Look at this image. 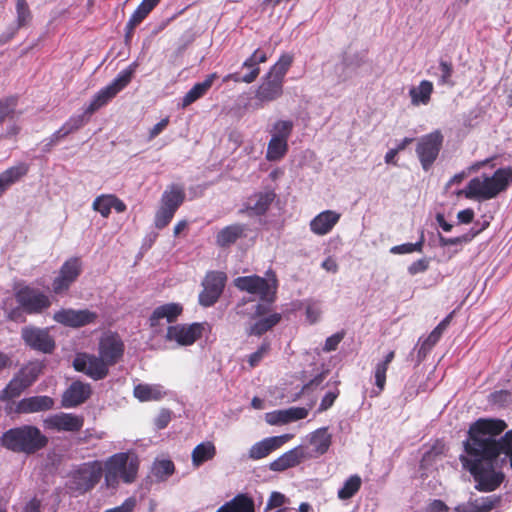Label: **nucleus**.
Instances as JSON below:
<instances>
[{"label":"nucleus","instance_id":"ea45409f","mask_svg":"<svg viewBox=\"0 0 512 512\" xmlns=\"http://www.w3.org/2000/svg\"><path fill=\"white\" fill-rule=\"evenodd\" d=\"M29 386L23 381V379L16 374L7 386L1 391L0 399L3 401L11 400L18 397L26 388Z\"/></svg>","mask_w":512,"mask_h":512},{"label":"nucleus","instance_id":"052dcab7","mask_svg":"<svg viewBox=\"0 0 512 512\" xmlns=\"http://www.w3.org/2000/svg\"><path fill=\"white\" fill-rule=\"evenodd\" d=\"M343 337H344L343 333H336V334H333L332 336L328 337L325 341L323 350L325 352H331V351L336 350L337 346L342 341Z\"/></svg>","mask_w":512,"mask_h":512},{"label":"nucleus","instance_id":"4468645a","mask_svg":"<svg viewBox=\"0 0 512 512\" xmlns=\"http://www.w3.org/2000/svg\"><path fill=\"white\" fill-rule=\"evenodd\" d=\"M269 305L267 303H258L255 305L253 318L255 322L250 325L247 330L249 335L260 336L274 327L281 320L279 313H269Z\"/></svg>","mask_w":512,"mask_h":512},{"label":"nucleus","instance_id":"09e8293b","mask_svg":"<svg viewBox=\"0 0 512 512\" xmlns=\"http://www.w3.org/2000/svg\"><path fill=\"white\" fill-rule=\"evenodd\" d=\"M293 61L292 55L284 54L271 67L269 74L284 81V77Z\"/></svg>","mask_w":512,"mask_h":512},{"label":"nucleus","instance_id":"e2e57ef3","mask_svg":"<svg viewBox=\"0 0 512 512\" xmlns=\"http://www.w3.org/2000/svg\"><path fill=\"white\" fill-rule=\"evenodd\" d=\"M337 397H338L337 390L329 391L328 393H326V395L323 397V399L319 405L318 411L319 412L326 411L328 408H330L333 405V403Z\"/></svg>","mask_w":512,"mask_h":512},{"label":"nucleus","instance_id":"f3484780","mask_svg":"<svg viewBox=\"0 0 512 512\" xmlns=\"http://www.w3.org/2000/svg\"><path fill=\"white\" fill-rule=\"evenodd\" d=\"M83 424V416L64 412L50 415L44 420L46 429L58 432H77L82 429Z\"/></svg>","mask_w":512,"mask_h":512},{"label":"nucleus","instance_id":"7ed1b4c3","mask_svg":"<svg viewBox=\"0 0 512 512\" xmlns=\"http://www.w3.org/2000/svg\"><path fill=\"white\" fill-rule=\"evenodd\" d=\"M512 183V167L500 168L492 176L481 175L471 179L465 189L456 194L467 199L486 201L496 198Z\"/></svg>","mask_w":512,"mask_h":512},{"label":"nucleus","instance_id":"49530a36","mask_svg":"<svg viewBox=\"0 0 512 512\" xmlns=\"http://www.w3.org/2000/svg\"><path fill=\"white\" fill-rule=\"evenodd\" d=\"M361 478L358 475H352L338 491V497L342 500L350 499L361 487Z\"/></svg>","mask_w":512,"mask_h":512},{"label":"nucleus","instance_id":"f257e3e1","mask_svg":"<svg viewBox=\"0 0 512 512\" xmlns=\"http://www.w3.org/2000/svg\"><path fill=\"white\" fill-rule=\"evenodd\" d=\"M505 428L502 420L479 419L469 429V439L465 442L467 456H461V461L473 475L478 491H494L503 482V473L494 468L498 456L504 454L509 458L512 468V431L497 440Z\"/></svg>","mask_w":512,"mask_h":512},{"label":"nucleus","instance_id":"c756f323","mask_svg":"<svg viewBox=\"0 0 512 512\" xmlns=\"http://www.w3.org/2000/svg\"><path fill=\"white\" fill-rule=\"evenodd\" d=\"M182 312L181 305L177 303H168L157 307L150 316V325L155 327L160 324L162 319L168 323L174 321Z\"/></svg>","mask_w":512,"mask_h":512},{"label":"nucleus","instance_id":"0e129e2a","mask_svg":"<svg viewBox=\"0 0 512 512\" xmlns=\"http://www.w3.org/2000/svg\"><path fill=\"white\" fill-rule=\"evenodd\" d=\"M170 420H171L170 411L163 409L160 411V413L155 418L154 423L158 429H164L169 424Z\"/></svg>","mask_w":512,"mask_h":512},{"label":"nucleus","instance_id":"6ab92c4d","mask_svg":"<svg viewBox=\"0 0 512 512\" xmlns=\"http://www.w3.org/2000/svg\"><path fill=\"white\" fill-rule=\"evenodd\" d=\"M54 321L69 327H81L94 322L96 314L87 309H61L54 313Z\"/></svg>","mask_w":512,"mask_h":512},{"label":"nucleus","instance_id":"6e6d98bb","mask_svg":"<svg viewBox=\"0 0 512 512\" xmlns=\"http://www.w3.org/2000/svg\"><path fill=\"white\" fill-rule=\"evenodd\" d=\"M472 239V236L463 235L455 238H445L443 236L439 237V243L441 246H451V245H461L463 243H467Z\"/></svg>","mask_w":512,"mask_h":512},{"label":"nucleus","instance_id":"72a5a7b5","mask_svg":"<svg viewBox=\"0 0 512 512\" xmlns=\"http://www.w3.org/2000/svg\"><path fill=\"white\" fill-rule=\"evenodd\" d=\"M86 115L87 114L84 112L82 115L70 117L59 130L53 133L50 139L51 143H57L70 133H73L83 127L88 122Z\"/></svg>","mask_w":512,"mask_h":512},{"label":"nucleus","instance_id":"680f3d73","mask_svg":"<svg viewBox=\"0 0 512 512\" xmlns=\"http://www.w3.org/2000/svg\"><path fill=\"white\" fill-rule=\"evenodd\" d=\"M439 69L441 71L440 82L442 84H450V78L453 72L452 65L446 61H441Z\"/></svg>","mask_w":512,"mask_h":512},{"label":"nucleus","instance_id":"f03ea898","mask_svg":"<svg viewBox=\"0 0 512 512\" xmlns=\"http://www.w3.org/2000/svg\"><path fill=\"white\" fill-rule=\"evenodd\" d=\"M102 467L105 487L117 489L120 483L129 485L137 480L140 459L133 451L118 452L108 457Z\"/></svg>","mask_w":512,"mask_h":512},{"label":"nucleus","instance_id":"473e14b6","mask_svg":"<svg viewBox=\"0 0 512 512\" xmlns=\"http://www.w3.org/2000/svg\"><path fill=\"white\" fill-rule=\"evenodd\" d=\"M28 172V166L25 163H19L12 166L0 174V196L14 183L19 181Z\"/></svg>","mask_w":512,"mask_h":512},{"label":"nucleus","instance_id":"4c0bfd02","mask_svg":"<svg viewBox=\"0 0 512 512\" xmlns=\"http://www.w3.org/2000/svg\"><path fill=\"white\" fill-rule=\"evenodd\" d=\"M216 455V447L211 441L198 444L192 451L191 458L194 467L198 468L204 462L212 460Z\"/></svg>","mask_w":512,"mask_h":512},{"label":"nucleus","instance_id":"c03bdc74","mask_svg":"<svg viewBox=\"0 0 512 512\" xmlns=\"http://www.w3.org/2000/svg\"><path fill=\"white\" fill-rule=\"evenodd\" d=\"M288 151V143L270 139L267 145L266 159L268 161H278L282 159Z\"/></svg>","mask_w":512,"mask_h":512},{"label":"nucleus","instance_id":"f8f14e48","mask_svg":"<svg viewBox=\"0 0 512 512\" xmlns=\"http://www.w3.org/2000/svg\"><path fill=\"white\" fill-rule=\"evenodd\" d=\"M125 345L116 333H104L98 343V354L113 366L118 363L124 355Z\"/></svg>","mask_w":512,"mask_h":512},{"label":"nucleus","instance_id":"39448f33","mask_svg":"<svg viewBox=\"0 0 512 512\" xmlns=\"http://www.w3.org/2000/svg\"><path fill=\"white\" fill-rule=\"evenodd\" d=\"M102 475L103 467L100 461L82 463L69 473L66 488L73 494H84L95 487Z\"/></svg>","mask_w":512,"mask_h":512},{"label":"nucleus","instance_id":"cd10ccee","mask_svg":"<svg viewBox=\"0 0 512 512\" xmlns=\"http://www.w3.org/2000/svg\"><path fill=\"white\" fill-rule=\"evenodd\" d=\"M274 198L275 194L273 192H261L254 194L248 198L245 205V211L250 215H262L267 211Z\"/></svg>","mask_w":512,"mask_h":512},{"label":"nucleus","instance_id":"a19ab883","mask_svg":"<svg viewBox=\"0 0 512 512\" xmlns=\"http://www.w3.org/2000/svg\"><path fill=\"white\" fill-rule=\"evenodd\" d=\"M294 124L290 120H277L271 127L269 133L270 139L284 141L288 143V139L292 134Z\"/></svg>","mask_w":512,"mask_h":512},{"label":"nucleus","instance_id":"58836bf2","mask_svg":"<svg viewBox=\"0 0 512 512\" xmlns=\"http://www.w3.org/2000/svg\"><path fill=\"white\" fill-rule=\"evenodd\" d=\"M216 512H254L253 500L246 495H237Z\"/></svg>","mask_w":512,"mask_h":512},{"label":"nucleus","instance_id":"5701e85b","mask_svg":"<svg viewBox=\"0 0 512 512\" xmlns=\"http://www.w3.org/2000/svg\"><path fill=\"white\" fill-rule=\"evenodd\" d=\"M91 394V387L80 381L73 382L63 393L62 406L65 408L76 407L85 402Z\"/></svg>","mask_w":512,"mask_h":512},{"label":"nucleus","instance_id":"b1692460","mask_svg":"<svg viewBox=\"0 0 512 512\" xmlns=\"http://www.w3.org/2000/svg\"><path fill=\"white\" fill-rule=\"evenodd\" d=\"M340 218L341 214L334 210L322 211L310 221V230L318 236L326 235L332 231Z\"/></svg>","mask_w":512,"mask_h":512},{"label":"nucleus","instance_id":"c9c22d12","mask_svg":"<svg viewBox=\"0 0 512 512\" xmlns=\"http://www.w3.org/2000/svg\"><path fill=\"white\" fill-rule=\"evenodd\" d=\"M217 78L215 73L210 74L203 82L196 83L183 97L182 107L185 108L204 96Z\"/></svg>","mask_w":512,"mask_h":512},{"label":"nucleus","instance_id":"7c9ffc66","mask_svg":"<svg viewBox=\"0 0 512 512\" xmlns=\"http://www.w3.org/2000/svg\"><path fill=\"white\" fill-rule=\"evenodd\" d=\"M245 235V226L242 224H232L222 228L216 235V244L225 248L234 244L238 239Z\"/></svg>","mask_w":512,"mask_h":512},{"label":"nucleus","instance_id":"0eeeda50","mask_svg":"<svg viewBox=\"0 0 512 512\" xmlns=\"http://www.w3.org/2000/svg\"><path fill=\"white\" fill-rule=\"evenodd\" d=\"M136 66V63H132L129 67L122 70L109 85L98 91L85 108V113L92 115L124 89L130 83Z\"/></svg>","mask_w":512,"mask_h":512},{"label":"nucleus","instance_id":"338daca9","mask_svg":"<svg viewBox=\"0 0 512 512\" xmlns=\"http://www.w3.org/2000/svg\"><path fill=\"white\" fill-rule=\"evenodd\" d=\"M321 315L320 308L315 304H310L306 307V317L310 323H315L319 320Z\"/></svg>","mask_w":512,"mask_h":512},{"label":"nucleus","instance_id":"864d4df0","mask_svg":"<svg viewBox=\"0 0 512 512\" xmlns=\"http://www.w3.org/2000/svg\"><path fill=\"white\" fill-rule=\"evenodd\" d=\"M423 235L421 239L416 243H405L397 246H393L390 249L392 254H409L413 252H421L423 247Z\"/></svg>","mask_w":512,"mask_h":512},{"label":"nucleus","instance_id":"de8ad7c7","mask_svg":"<svg viewBox=\"0 0 512 512\" xmlns=\"http://www.w3.org/2000/svg\"><path fill=\"white\" fill-rule=\"evenodd\" d=\"M175 467L170 460H158L154 463L152 472L153 475L160 481L166 480L174 473Z\"/></svg>","mask_w":512,"mask_h":512},{"label":"nucleus","instance_id":"a211bd4d","mask_svg":"<svg viewBox=\"0 0 512 512\" xmlns=\"http://www.w3.org/2000/svg\"><path fill=\"white\" fill-rule=\"evenodd\" d=\"M284 81L270 75L269 73L263 77L260 85L255 91V98L259 106L273 102L279 99L283 94Z\"/></svg>","mask_w":512,"mask_h":512},{"label":"nucleus","instance_id":"4be33fe9","mask_svg":"<svg viewBox=\"0 0 512 512\" xmlns=\"http://www.w3.org/2000/svg\"><path fill=\"white\" fill-rule=\"evenodd\" d=\"M312 458V454L303 446H297L279 456L269 464L272 471H284L300 464L303 460Z\"/></svg>","mask_w":512,"mask_h":512},{"label":"nucleus","instance_id":"20e7f679","mask_svg":"<svg viewBox=\"0 0 512 512\" xmlns=\"http://www.w3.org/2000/svg\"><path fill=\"white\" fill-rule=\"evenodd\" d=\"M47 438L34 426L24 425L6 431L1 438V444L6 449L24 454H33L43 448Z\"/></svg>","mask_w":512,"mask_h":512},{"label":"nucleus","instance_id":"e433bc0d","mask_svg":"<svg viewBox=\"0 0 512 512\" xmlns=\"http://www.w3.org/2000/svg\"><path fill=\"white\" fill-rule=\"evenodd\" d=\"M310 443L314 447L312 458L323 455L328 451L332 443V435L328 432L327 428L317 429L311 434Z\"/></svg>","mask_w":512,"mask_h":512},{"label":"nucleus","instance_id":"f704fd0d","mask_svg":"<svg viewBox=\"0 0 512 512\" xmlns=\"http://www.w3.org/2000/svg\"><path fill=\"white\" fill-rule=\"evenodd\" d=\"M433 89V83L428 80H422L418 86L411 87L409 90L411 104L413 106L427 105L430 102Z\"/></svg>","mask_w":512,"mask_h":512},{"label":"nucleus","instance_id":"4d7b16f0","mask_svg":"<svg viewBox=\"0 0 512 512\" xmlns=\"http://www.w3.org/2000/svg\"><path fill=\"white\" fill-rule=\"evenodd\" d=\"M429 268V260L426 258L419 259L413 262L408 267V272L411 275H416L425 272Z\"/></svg>","mask_w":512,"mask_h":512},{"label":"nucleus","instance_id":"412c9836","mask_svg":"<svg viewBox=\"0 0 512 512\" xmlns=\"http://www.w3.org/2000/svg\"><path fill=\"white\" fill-rule=\"evenodd\" d=\"M292 437L293 436L291 434H283L280 436L265 438L250 447L248 456L252 460L265 458L270 453L287 443Z\"/></svg>","mask_w":512,"mask_h":512},{"label":"nucleus","instance_id":"9b49d317","mask_svg":"<svg viewBox=\"0 0 512 512\" xmlns=\"http://www.w3.org/2000/svg\"><path fill=\"white\" fill-rule=\"evenodd\" d=\"M203 330L204 326L200 323L176 324L167 328L165 339L178 346H190L202 336Z\"/></svg>","mask_w":512,"mask_h":512},{"label":"nucleus","instance_id":"603ef678","mask_svg":"<svg viewBox=\"0 0 512 512\" xmlns=\"http://www.w3.org/2000/svg\"><path fill=\"white\" fill-rule=\"evenodd\" d=\"M15 8L18 27L25 26L31 19V13L26 0H16Z\"/></svg>","mask_w":512,"mask_h":512},{"label":"nucleus","instance_id":"a18cd8bd","mask_svg":"<svg viewBox=\"0 0 512 512\" xmlns=\"http://www.w3.org/2000/svg\"><path fill=\"white\" fill-rule=\"evenodd\" d=\"M42 364L40 362H30L17 373L26 385L30 386L41 374Z\"/></svg>","mask_w":512,"mask_h":512},{"label":"nucleus","instance_id":"aec40b11","mask_svg":"<svg viewBox=\"0 0 512 512\" xmlns=\"http://www.w3.org/2000/svg\"><path fill=\"white\" fill-rule=\"evenodd\" d=\"M267 61V55L264 51L256 49L250 57H248L242 64V67L248 68L249 73L240 76L238 73L229 74L224 78V81L233 80L235 82H244L250 84L254 82L260 74L259 64Z\"/></svg>","mask_w":512,"mask_h":512},{"label":"nucleus","instance_id":"ddd939ff","mask_svg":"<svg viewBox=\"0 0 512 512\" xmlns=\"http://www.w3.org/2000/svg\"><path fill=\"white\" fill-rule=\"evenodd\" d=\"M225 280L226 276L224 273L209 272L202 283L203 290L199 295V303L205 307L213 305L223 291Z\"/></svg>","mask_w":512,"mask_h":512},{"label":"nucleus","instance_id":"13d9d810","mask_svg":"<svg viewBox=\"0 0 512 512\" xmlns=\"http://www.w3.org/2000/svg\"><path fill=\"white\" fill-rule=\"evenodd\" d=\"M135 507L136 499L134 497H129L121 505L108 509L104 512H133Z\"/></svg>","mask_w":512,"mask_h":512},{"label":"nucleus","instance_id":"2f4dec72","mask_svg":"<svg viewBox=\"0 0 512 512\" xmlns=\"http://www.w3.org/2000/svg\"><path fill=\"white\" fill-rule=\"evenodd\" d=\"M133 394L141 402L158 401L166 395L164 387L160 384H138Z\"/></svg>","mask_w":512,"mask_h":512},{"label":"nucleus","instance_id":"9d476101","mask_svg":"<svg viewBox=\"0 0 512 512\" xmlns=\"http://www.w3.org/2000/svg\"><path fill=\"white\" fill-rule=\"evenodd\" d=\"M76 371L82 372L93 380L104 379L109 373V364L98 354L79 353L73 360Z\"/></svg>","mask_w":512,"mask_h":512},{"label":"nucleus","instance_id":"bf43d9fd","mask_svg":"<svg viewBox=\"0 0 512 512\" xmlns=\"http://www.w3.org/2000/svg\"><path fill=\"white\" fill-rule=\"evenodd\" d=\"M269 350V344L267 343H263L259 349L252 353L250 356H249V364L251 367H254L256 366L260 361L261 359L264 357V355L268 352Z\"/></svg>","mask_w":512,"mask_h":512},{"label":"nucleus","instance_id":"774afa93","mask_svg":"<svg viewBox=\"0 0 512 512\" xmlns=\"http://www.w3.org/2000/svg\"><path fill=\"white\" fill-rule=\"evenodd\" d=\"M169 123V118L166 117L162 119L160 122L155 124L149 131V139H153L156 136H158L167 126Z\"/></svg>","mask_w":512,"mask_h":512},{"label":"nucleus","instance_id":"2eb2a0df","mask_svg":"<svg viewBox=\"0 0 512 512\" xmlns=\"http://www.w3.org/2000/svg\"><path fill=\"white\" fill-rule=\"evenodd\" d=\"M21 335L24 342L34 350L51 353L55 347L54 339L48 329L25 327L22 329Z\"/></svg>","mask_w":512,"mask_h":512},{"label":"nucleus","instance_id":"5fc2aeb1","mask_svg":"<svg viewBox=\"0 0 512 512\" xmlns=\"http://www.w3.org/2000/svg\"><path fill=\"white\" fill-rule=\"evenodd\" d=\"M174 214H175V212H173L169 209H166L162 206H159V208L155 214V220H154L156 228L162 229V228L166 227L169 224V222L171 221V219L173 218Z\"/></svg>","mask_w":512,"mask_h":512},{"label":"nucleus","instance_id":"79ce46f5","mask_svg":"<svg viewBox=\"0 0 512 512\" xmlns=\"http://www.w3.org/2000/svg\"><path fill=\"white\" fill-rule=\"evenodd\" d=\"M451 315L447 316L444 320H442L434 330L429 334V336L423 341L420 347V352L426 353L429 351L441 338L442 333L447 328L450 322Z\"/></svg>","mask_w":512,"mask_h":512},{"label":"nucleus","instance_id":"8fccbe9b","mask_svg":"<svg viewBox=\"0 0 512 512\" xmlns=\"http://www.w3.org/2000/svg\"><path fill=\"white\" fill-rule=\"evenodd\" d=\"M92 209L99 212L102 217L107 218L112 209V195L103 194L95 198L92 204Z\"/></svg>","mask_w":512,"mask_h":512},{"label":"nucleus","instance_id":"a878e982","mask_svg":"<svg viewBox=\"0 0 512 512\" xmlns=\"http://www.w3.org/2000/svg\"><path fill=\"white\" fill-rule=\"evenodd\" d=\"M499 502L500 498L496 496L481 497L461 503L454 510L455 512H490Z\"/></svg>","mask_w":512,"mask_h":512},{"label":"nucleus","instance_id":"c85d7f7f","mask_svg":"<svg viewBox=\"0 0 512 512\" xmlns=\"http://www.w3.org/2000/svg\"><path fill=\"white\" fill-rule=\"evenodd\" d=\"M185 199L183 187L179 185H170L163 192L160 200V206L176 212Z\"/></svg>","mask_w":512,"mask_h":512},{"label":"nucleus","instance_id":"3c124183","mask_svg":"<svg viewBox=\"0 0 512 512\" xmlns=\"http://www.w3.org/2000/svg\"><path fill=\"white\" fill-rule=\"evenodd\" d=\"M17 106V98L8 97L0 99V125L5 119H12Z\"/></svg>","mask_w":512,"mask_h":512},{"label":"nucleus","instance_id":"393cba45","mask_svg":"<svg viewBox=\"0 0 512 512\" xmlns=\"http://www.w3.org/2000/svg\"><path fill=\"white\" fill-rule=\"evenodd\" d=\"M308 413L309 409L307 408L291 407L285 410H278L267 413L265 420L270 425H280L304 419L307 417Z\"/></svg>","mask_w":512,"mask_h":512},{"label":"nucleus","instance_id":"423d86ee","mask_svg":"<svg viewBox=\"0 0 512 512\" xmlns=\"http://www.w3.org/2000/svg\"><path fill=\"white\" fill-rule=\"evenodd\" d=\"M234 285L241 291L258 296L262 301L271 303L277 289L274 273H267V278L257 275L241 276L234 280Z\"/></svg>","mask_w":512,"mask_h":512},{"label":"nucleus","instance_id":"69168bd1","mask_svg":"<svg viewBox=\"0 0 512 512\" xmlns=\"http://www.w3.org/2000/svg\"><path fill=\"white\" fill-rule=\"evenodd\" d=\"M285 500L286 498L282 493L272 492L267 502V508L272 509L280 507L285 503Z\"/></svg>","mask_w":512,"mask_h":512},{"label":"nucleus","instance_id":"37998d69","mask_svg":"<svg viewBox=\"0 0 512 512\" xmlns=\"http://www.w3.org/2000/svg\"><path fill=\"white\" fill-rule=\"evenodd\" d=\"M394 356H395L394 351H390L385 356V359L383 361L379 362L375 367V384L379 389V391L377 393H375V395H378L385 387L386 372H387L389 364L394 359Z\"/></svg>","mask_w":512,"mask_h":512},{"label":"nucleus","instance_id":"6e6552de","mask_svg":"<svg viewBox=\"0 0 512 512\" xmlns=\"http://www.w3.org/2000/svg\"><path fill=\"white\" fill-rule=\"evenodd\" d=\"M15 297L20 307L28 314H40L51 306L50 297L34 287L20 288Z\"/></svg>","mask_w":512,"mask_h":512},{"label":"nucleus","instance_id":"1a4fd4ad","mask_svg":"<svg viewBox=\"0 0 512 512\" xmlns=\"http://www.w3.org/2000/svg\"><path fill=\"white\" fill-rule=\"evenodd\" d=\"M442 144L443 135L439 130L424 135L418 140L416 153L425 171H428L437 159Z\"/></svg>","mask_w":512,"mask_h":512},{"label":"nucleus","instance_id":"dca6fc26","mask_svg":"<svg viewBox=\"0 0 512 512\" xmlns=\"http://www.w3.org/2000/svg\"><path fill=\"white\" fill-rule=\"evenodd\" d=\"M81 261L78 258H70L60 268L58 276L53 280L54 293L60 294L67 291L81 273Z\"/></svg>","mask_w":512,"mask_h":512},{"label":"nucleus","instance_id":"bb28decb","mask_svg":"<svg viewBox=\"0 0 512 512\" xmlns=\"http://www.w3.org/2000/svg\"><path fill=\"white\" fill-rule=\"evenodd\" d=\"M54 400L49 396H33L22 399L17 406L21 413L46 411L53 407Z\"/></svg>","mask_w":512,"mask_h":512}]
</instances>
